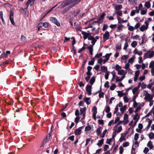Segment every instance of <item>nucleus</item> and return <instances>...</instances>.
Instances as JSON below:
<instances>
[{
	"mask_svg": "<svg viewBox=\"0 0 154 154\" xmlns=\"http://www.w3.org/2000/svg\"><path fill=\"white\" fill-rule=\"evenodd\" d=\"M70 39L73 40V41L72 42V45L73 46V45L75 44L76 42L75 40L73 37H72L71 38H70V37H65L64 42L69 41ZM73 48H74L73 47Z\"/></svg>",
	"mask_w": 154,
	"mask_h": 154,
	"instance_id": "nucleus-8",
	"label": "nucleus"
},
{
	"mask_svg": "<svg viewBox=\"0 0 154 154\" xmlns=\"http://www.w3.org/2000/svg\"><path fill=\"white\" fill-rule=\"evenodd\" d=\"M126 107L127 106L125 105L122 107L120 109V110L121 112L123 114L124 113V111L126 109Z\"/></svg>",
	"mask_w": 154,
	"mask_h": 154,
	"instance_id": "nucleus-29",
	"label": "nucleus"
},
{
	"mask_svg": "<svg viewBox=\"0 0 154 154\" xmlns=\"http://www.w3.org/2000/svg\"><path fill=\"white\" fill-rule=\"evenodd\" d=\"M124 125L127 124L129 122L128 120V115L126 113H125L124 114Z\"/></svg>",
	"mask_w": 154,
	"mask_h": 154,
	"instance_id": "nucleus-14",
	"label": "nucleus"
},
{
	"mask_svg": "<svg viewBox=\"0 0 154 154\" xmlns=\"http://www.w3.org/2000/svg\"><path fill=\"white\" fill-rule=\"evenodd\" d=\"M144 6L148 9L150 7V2L148 1L146 2L144 4Z\"/></svg>",
	"mask_w": 154,
	"mask_h": 154,
	"instance_id": "nucleus-27",
	"label": "nucleus"
},
{
	"mask_svg": "<svg viewBox=\"0 0 154 154\" xmlns=\"http://www.w3.org/2000/svg\"><path fill=\"white\" fill-rule=\"evenodd\" d=\"M123 145L124 147H127L129 145V143L128 142H125L123 144Z\"/></svg>",
	"mask_w": 154,
	"mask_h": 154,
	"instance_id": "nucleus-64",
	"label": "nucleus"
},
{
	"mask_svg": "<svg viewBox=\"0 0 154 154\" xmlns=\"http://www.w3.org/2000/svg\"><path fill=\"white\" fill-rule=\"evenodd\" d=\"M108 26L107 24H104L102 28V30L104 31L106 29H107Z\"/></svg>",
	"mask_w": 154,
	"mask_h": 154,
	"instance_id": "nucleus-48",
	"label": "nucleus"
},
{
	"mask_svg": "<svg viewBox=\"0 0 154 154\" xmlns=\"http://www.w3.org/2000/svg\"><path fill=\"white\" fill-rule=\"evenodd\" d=\"M103 141L104 139H101L100 140H99L97 143V145H98L100 147H101L103 143Z\"/></svg>",
	"mask_w": 154,
	"mask_h": 154,
	"instance_id": "nucleus-23",
	"label": "nucleus"
},
{
	"mask_svg": "<svg viewBox=\"0 0 154 154\" xmlns=\"http://www.w3.org/2000/svg\"><path fill=\"white\" fill-rule=\"evenodd\" d=\"M119 153L120 154H122L123 152V148L122 146H120L119 147Z\"/></svg>",
	"mask_w": 154,
	"mask_h": 154,
	"instance_id": "nucleus-62",
	"label": "nucleus"
},
{
	"mask_svg": "<svg viewBox=\"0 0 154 154\" xmlns=\"http://www.w3.org/2000/svg\"><path fill=\"white\" fill-rule=\"evenodd\" d=\"M121 68V67L117 64L115 66V69L117 71H119Z\"/></svg>",
	"mask_w": 154,
	"mask_h": 154,
	"instance_id": "nucleus-52",
	"label": "nucleus"
},
{
	"mask_svg": "<svg viewBox=\"0 0 154 154\" xmlns=\"http://www.w3.org/2000/svg\"><path fill=\"white\" fill-rule=\"evenodd\" d=\"M153 98V96L151 95L150 94H147L146 96L144 99L146 101H150L152 100Z\"/></svg>",
	"mask_w": 154,
	"mask_h": 154,
	"instance_id": "nucleus-7",
	"label": "nucleus"
},
{
	"mask_svg": "<svg viewBox=\"0 0 154 154\" xmlns=\"http://www.w3.org/2000/svg\"><path fill=\"white\" fill-rule=\"evenodd\" d=\"M148 119L149 120L148 122V124L146 127V128H147V129H148L149 128L152 122V120H150L149 119Z\"/></svg>",
	"mask_w": 154,
	"mask_h": 154,
	"instance_id": "nucleus-31",
	"label": "nucleus"
},
{
	"mask_svg": "<svg viewBox=\"0 0 154 154\" xmlns=\"http://www.w3.org/2000/svg\"><path fill=\"white\" fill-rule=\"evenodd\" d=\"M128 57L129 56L128 55H124L122 57L121 59L122 60H125L127 59Z\"/></svg>",
	"mask_w": 154,
	"mask_h": 154,
	"instance_id": "nucleus-34",
	"label": "nucleus"
},
{
	"mask_svg": "<svg viewBox=\"0 0 154 154\" xmlns=\"http://www.w3.org/2000/svg\"><path fill=\"white\" fill-rule=\"evenodd\" d=\"M118 20L119 23H125L127 22V20H123L121 19V18L119 17H118Z\"/></svg>",
	"mask_w": 154,
	"mask_h": 154,
	"instance_id": "nucleus-21",
	"label": "nucleus"
},
{
	"mask_svg": "<svg viewBox=\"0 0 154 154\" xmlns=\"http://www.w3.org/2000/svg\"><path fill=\"white\" fill-rule=\"evenodd\" d=\"M134 28L133 26H129L128 28V30L130 31H133L134 29Z\"/></svg>",
	"mask_w": 154,
	"mask_h": 154,
	"instance_id": "nucleus-59",
	"label": "nucleus"
},
{
	"mask_svg": "<svg viewBox=\"0 0 154 154\" xmlns=\"http://www.w3.org/2000/svg\"><path fill=\"white\" fill-rule=\"evenodd\" d=\"M123 26L122 25H119L117 27V29L116 30V31L118 32H120L122 30V28H123Z\"/></svg>",
	"mask_w": 154,
	"mask_h": 154,
	"instance_id": "nucleus-22",
	"label": "nucleus"
},
{
	"mask_svg": "<svg viewBox=\"0 0 154 154\" xmlns=\"http://www.w3.org/2000/svg\"><path fill=\"white\" fill-rule=\"evenodd\" d=\"M134 52L135 54L139 55L142 54V52L141 51H138L137 49H135Z\"/></svg>",
	"mask_w": 154,
	"mask_h": 154,
	"instance_id": "nucleus-28",
	"label": "nucleus"
},
{
	"mask_svg": "<svg viewBox=\"0 0 154 154\" xmlns=\"http://www.w3.org/2000/svg\"><path fill=\"white\" fill-rule=\"evenodd\" d=\"M110 111V108L109 106H106L105 109V112L106 113H108Z\"/></svg>",
	"mask_w": 154,
	"mask_h": 154,
	"instance_id": "nucleus-61",
	"label": "nucleus"
},
{
	"mask_svg": "<svg viewBox=\"0 0 154 154\" xmlns=\"http://www.w3.org/2000/svg\"><path fill=\"white\" fill-rule=\"evenodd\" d=\"M92 89V86L89 85H88L86 87V90L88 93L89 95L91 94V90Z\"/></svg>",
	"mask_w": 154,
	"mask_h": 154,
	"instance_id": "nucleus-5",
	"label": "nucleus"
},
{
	"mask_svg": "<svg viewBox=\"0 0 154 154\" xmlns=\"http://www.w3.org/2000/svg\"><path fill=\"white\" fill-rule=\"evenodd\" d=\"M154 66V61H152L151 62V63H150L149 65V67L150 68H153V67Z\"/></svg>",
	"mask_w": 154,
	"mask_h": 154,
	"instance_id": "nucleus-60",
	"label": "nucleus"
},
{
	"mask_svg": "<svg viewBox=\"0 0 154 154\" xmlns=\"http://www.w3.org/2000/svg\"><path fill=\"white\" fill-rule=\"evenodd\" d=\"M147 12V9H145V10L144 9H142L141 10L140 14L142 15H144L146 14V13Z\"/></svg>",
	"mask_w": 154,
	"mask_h": 154,
	"instance_id": "nucleus-47",
	"label": "nucleus"
},
{
	"mask_svg": "<svg viewBox=\"0 0 154 154\" xmlns=\"http://www.w3.org/2000/svg\"><path fill=\"white\" fill-rule=\"evenodd\" d=\"M92 111L93 112V116L94 118L95 119H96V115L97 113V107L94 106L93 107Z\"/></svg>",
	"mask_w": 154,
	"mask_h": 154,
	"instance_id": "nucleus-12",
	"label": "nucleus"
},
{
	"mask_svg": "<svg viewBox=\"0 0 154 154\" xmlns=\"http://www.w3.org/2000/svg\"><path fill=\"white\" fill-rule=\"evenodd\" d=\"M101 128L99 127L97 129V131H96L97 134V135L98 136L100 135V134L101 133V132L100 131Z\"/></svg>",
	"mask_w": 154,
	"mask_h": 154,
	"instance_id": "nucleus-44",
	"label": "nucleus"
},
{
	"mask_svg": "<svg viewBox=\"0 0 154 154\" xmlns=\"http://www.w3.org/2000/svg\"><path fill=\"white\" fill-rule=\"evenodd\" d=\"M116 87V85L115 84H113L110 86V90L113 91L114 90Z\"/></svg>",
	"mask_w": 154,
	"mask_h": 154,
	"instance_id": "nucleus-42",
	"label": "nucleus"
},
{
	"mask_svg": "<svg viewBox=\"0 0 154 154\" xmlns=\"http://www.w3.org/2000/svg\"><path fill=\"white\" fill-rule=\"evenodd\" d=\"M106 132H107V130L105 129L103 131V133L100 135V136L102 138L103 137H104Z\"/></svg>",
	"mask_w": 154,
	"mask_h": 154,
	"instance_id": "nucleus-53",
	"label": "nucleus"
},
{
	"mask_svg": "<svg viewBox=\"0 0 154 154\" xmlns=\"http://www.w3.org/2000/svg\"><path fill=\"white\" fill-rule=\"evenodd\" d=\"M134 56L133 57L131 58L130 59H129V60H128V62L130 63H132L134 61Z\"/></svg>",
	"mask_w": 154,
	"mask_h": 154,
	"instance_id": "nucleus-50",
	"label": "nucleus"
},
{
	"mask_svg": "<svg viewBox=\"0 0 154 154\" xmlns=\"http://www.w3.org/2000/svg\"><path fill=\"white\" fill-rule=\"evenodd\" d=\"M128 1L131 4H134L137 2V0H128Z\"/></svg>",
	"mask_w": 154,
	"mask_h": 154,
	"instance_id": "nucleus-57",
	"label": "nucleus"
},
{
	"mask_svg": "<svg viewBox=\"0 0 154 154\" xmlns=\"http://www.w3.org/2000/svg\"><path fill=\"white\" fill-rule=\"evenodd\" d=\"M82 34L83 35V38L84 40L88 38L89 35H91V33H88L86 32L82 31Z\"/></svg>",
	"mask_w": 154,
	"mask_h": 154,
	"instance_id": "nucleus-11",
	"label": "nucleus"
},
{
	"mask_svg": "<svg viewBox=\"0 0 154 154\" xmlns=\"http://www.w3.org/2000/svg\"><path fill=\"white\" fill-rule=\"evenodd\" d=\"M109 32L106 31L103 35V38L104 41H106L109 39Z\"/></svg>",
	"mask_w": 154,
	"mask_h": 154,
	"instance_id": "nucleus-9",
	"label": "nucleus"
},
{
	"mask_svg": "<svg viewBox=\"0 0 154 154\" xmlns=\"http://www.w3.org/2000/svg\"><path fill=\"white\" fill-rule=\"evenodd\" d=\"M88 39L89 40H91V43H92V45H91V46L92 47L93 45H94L95 43L96 42L97 40L95 39L94 37L92 36L91 35L89 36Z\"/></svg>",
	"mask_w": 154,
	"mask_h": 154,
	"instance_id": "nucleus-4",
	"label": "nucleus"
},
{
	"mask_svg": "<svg viewBox=\"0 0 154 154\" xmlns=\"http://www.w3.org/2000/svg\"><path fill=\"white\" fill-rule=\"evenodd\" d=\"M86 110V107H84L83 108H81L80 109V111L81 113L85 112V111Z\"/></svg>",
	"mask_w": 154,
	"mask_h": 154,
	"instance_id": "nucleus-51",
	"label": "nucleus"
},
{
	"mask_svg": "<svg viewBox=\"0 0 154 154\" xmlns=\"http://www.w3.org/2000/svg\"><path fill=\"white\" fill-rule=\"evenodd\" d=\"M125 77V76L124 75H122L121 77V78H120L119 77L117 76L116 78V82L121 81L123 80Z\"/></svg>",
	"mask_w": 154,
	"mask_h": 154,
	"instance_id": "nucleus-18",
	"label": "nucleus"
},
{
	"mask_svg": "<svg viewBox=\"0 0 154 154\" xmlns=\"http://www.w3.org/2000/svg\"><path fill=\"white\" fill-rule=\"evenodd\" d=\"M138 89V87L134 88L132 90L133 93L134 94L137 91Z\"/></svg>",
	"mask_w": 154,
	"mask_h": 154,
	"instance_id": "nucleus-43",
	"label": "nucleus"
},
{
	"mask_svg": "<svg viewBox=\"0 0 154 154\" xmlns=\"http://www.w3.org/2000/svg\"><path fill=\"white\" fill-rule=\"evenodd\" d=\"M83 126H81L79 127L78 129L75 130V135H79L81 133V131Z\"/></svg>",
	"mask_w": 154,
	"mask_h": 154,
	"instance_id": "nucleus-10",
	"label": "nucleus"
},
{
	"mask_svg": "<svg viewBox=\"0 0 154 154\" xmlns=\"http://www.w3.org/2000/svg\"><path fill=\"white\" fill-rule=\"evenodd\" d=\"M147 27L145 25H142L140 28V29L141 31L143 32L144 30L147 29Z\"/></svg>",
	"mask_w": 154,
	"mask_h": 154,
	"instance_id": "nucleus-19",
	"label": "nucleus"
},
{
	"mask_svg": "<svg viewBox=\"0 0 154 154\" xmlns=\"http://www.w3.org/2000/svg\"><path fill=\"white\" fill-rule=\"evenodd\" d=\"M111 54H112L111 53L107 54H106V55H105V56L104 57H105L106 58V59H108V60H109V57Z\"/></svg>",
	"mask_w": 154,
	"mask_h": 154,
	"instance_id": "nucleus-45",
	"label": "nucleus"
},
{
	"mask_svg": "<svg viewBox=\"0 0 154 154\" xmlns=\"http://www.w3.org/2000/svg\"><path fill=\"white\" fill-rule=\"evenodd\" d=\"M95 80V77L94 76H93L90 79V83L91 85H93L94 83Z\"/></svg>",
	"mask_w": 154,
	"mask_h": 154,
	"instance_id": "nucleus-24",
	"label": "nucleus"
},
{
	"mask_svg": "<svg viewBox=\"0 0 154 154\" xmlns=\"http://www.w3.org/2000/svg\"><path fill=\"white\" fill-rule=\"evenodd\" d=\"M34 0H28L27 3H28L31 6L34 3Z\"/></svg>",
	"mask_w": 154,
	"mask_h": 154,
	"instance_id": "nucleus-36",
	"label": "nucleus"
},
{
	"mask_svg": "<svg viewBox=\"0 0 154 154\" xmlns=\"http://www.w3.org/2000/svg\"><path fill=\"white\" fill-rule=\"evenodd\" d=\"M122 128L121 126L118 127L117 129L115 131H116V132L118 133L120 132L122 130Z\"/></svg>",
	"mask_w": 154,
	"mask_h": 154,
	"instance_id": "nucleus-32",
	"label": "nucleus"
},
{
	"mask_svg": "<svg viewBox=\"0 0 154 154\" xmlns=\"http://www.w3.org/2000/svg\"><path fill=\"white\" fill-rule=\"evenodd\" d=\"M137 42L136 41H134L131 43V46L133 48H135L137 45Z\"/></svg>",
	"mask_w": 154,
	"mask_h": 154,
	"instance_id": "nucleus-41",
	"label": "nucleus"
},
{
	"mask_svg": "<svg viewBox=\"0 0 154 154\" xmlns=\"http://www.w3.org/2000/svg\"><path fill=\"white\" fill-rule=\"evenodd\" d=\"M81 0H66L64 1L60 6L61 8H63L69 5H71L68 7L66 8L62 11V13L64 14L68 11L71 8L79 3Z\"/></svg>",
	"mask_w": 154,
	"mask_h": 154,
	"instance_id": "nucleus-1",
	"label": "nucleus"
},
{
	"mask_svg": "<svg viewBox=\"0 0 154 154\" xmlns=\"http://www.w3.org/2000/svg\"><path fill=\"white\" fill-rule=\"evenodd\" d=\"M125 135L124 134V135H122L121 137L119 139V141L121 142H122L123 140H125Z\"/></svg>",
	"mask_w": 154,
	"mask_h": 154,
	"instance_id": "nucleus-39",
	"label": "nucleus"
},
{
	"mask_svg": "<svg viewBox=\"0 0 154 154\" xmlns=\"http://www.w3.org/2000/svg\"><path fill=\"white\" fill-rule=\"evenodd\" d=\"M102 55V53H100L99 54H97L96 55L95 57L93 58V59H94V58H98L100 57H101Z\"/></svg>",
	"mask_w": 154,
	"mask_h": 154,
	"instance_id": "nucleus-49",
	"label": "nucleus"
},
{
	"mask_svg": "<svg viewBox=\"0 0 154 154\" xmlns=\"http://www.w3.org/2000/svg\"><path fill=\"white\" fill-rule=\"evenodd\" d=\"M88 125H89V123H88ZM91 129V127L90 126L88 125L86 126L85 128V131H88Z\"/></svg>",
	"mask_w": 154,
	"mask_h": 154,
	"instance_id": "nucleus-33",
	"label": "nucleus"
},
{
	"mask_svg": "<svg viewBox=\"0 0 154 154\" xmlns=\"http://www.w3.org/2000/svg\"><path fill=\"white\" fill-rule=\"evenodd\" d=\"M90 98L85 97L84 99V101L86 103L87 105H89L91 103Z\"/></svg>",
	"mask_w": 154,
	"mask_h": 154,
	"instance_id": "nucleus-16",
	"label": "nucleus"
},
{
	"mask_svg": "<svg viewBox=\"0 0 154 154\" xmlns=\"http://www.w3.org/2000/svg\"><path fill=\"white\" fill-rule=\"evenodd\" d=\"M105 75V78L106 80H107L108 79L109 76V72H108Z\"/></svg>",
	"mask_w": 154,
	"mask_h": 154,
	"instance_id": "nucleus-55",
	"label": "nucleus"
},
{
	"mask_svg": "<svg viewBox=\"0 0 154 154\" xmlns=\"http://www.w3.org/2000/svg\"><path fill=\"white\" fill-rule=\"evenodd\" d=\"M122 8V6L121 5H119L115 7L116 11H119Z\"/></svg>",
	"mask_w": 154,
	"mask_h": 154,
	"instance_id": "nucleus-30",
	"label": "nucleus"
},
{
	"mask_svg": "<svg viewBox=\"0 0 154 154\" xmlns=\"http://www.w3.org/2000/svg\"><path fill=\"white\" fill-rule=\"evenodd\" d=\"M10 54V51H7L5 53H4L3 55H2L1 56L2 57H6L8 56V54Z\"/></svg>",
	"mask_w": 154,
	"mask_h": 154,
	"instance_id": "nucleus-20",
	"label": "nucleus"
},
{
	"mask_svg": "<svg viewBox=\"0 0 154 154\" xmlns=\"http://www.w3.org/2000/svg\"><path fill=\"white\" fill-rule=\"evenodd\" d=\"M149 137L150 139H153L154 138V134L152 132H151L149 134Z\"/></svg>",
	"mask_w": 154,
	"mask_h": 154,
	"instance_id": "nucleus-40",
	"label": "nucleus"
},
{
	"mask_svg": "<svg viewBox=\"0 0 154 154\" xmlns=\"http://www.w3.org/2000/svg\"><path fill=\"white\" fill-rule=\"evenodd\" d=\"M118 93V96L120 97H122L124 95V94L123 93V91H117Z\"/></svg>",
	"mask_w": 154,
	"mask_h": 154,
	"instance_id": "nucleus-37",
	"label": "nucleus"
},
{
	"mask_svg": "<svg viewBox=\"0 0 154 154\" xmlns=\"http://www.w3.org/2000/svg\"><path fill=\"white\" fill-rule=\"evenodd\" d=\"M105 15V13H102L100 17L98 19L100 23L103 22Z\"/></svg>",
	"mask_w": 154,
	"mask_h": 154,
	"instance_id": "nucleus-13",
	"label": "nucleus"
},
{
	"mask_svg": "<svg viewBox=\"0 0 154 154\" xmlns=\"http://www.w3.org/2000/svg\"><path fill=\"white\" fill-rule=\"evenodd\" d=\"M101 69L103 72L105 73L108 72L107 68L105 66H102L101 67Z\"/></svg>",
	"mask_w": 154,
	"mask_h": 154,
	"instance_id": "nucleus-25",
	"label": "nucleus"
},
{
	"mask_svg": "<svg viewBox=\"0 0 154 154\" xmlns=\"http://www.w3.org/2000/svg\"><path fill=\"white\" fill-rule=\"evenodd\" d=\"M38 26L39 27H42L43 26L45 28H47L48 26V24L46 22H41L38 24Z\"/></svg>",
	"mask_w": 154,
	"mask_h": 154,
	"instance_id": "nucleus-15",
	"label": "nucleus"
},
{
	"mask_svg": "<svg viewBox=\"0 0 154 154\" xmlns=\"http://www.w3.org/2000/svg\"><path fill=\"white\" fill-rule=\"evenodd\" d=\"M140 24L139 23H138L135 25L134 28L135 29H138L140 26Z\"/></svg>",
	"mask_w": 154,
	"mask_h": 154,
	"instance_id": "nucleus-58",
	"label": "nucleus"
},
{
	"mask_svg": "<svg viewBox=\"0 0 154 154\" xmlns=\"http://www.w3.org/2000/svg\"><path fill=\"white\" fill-rule=\"evenodd\" d=\"M130 66V65L128 63H127L125 64V68L126 69H128L130 70V69H129V67Z\"/></svg>",
	"mask_w": 154,
	"mask_h": 154,
	"instance_id": "nucleus-63",
	"label": "nucleus"
},
{
	"mask_svg": "<svg viewBox=\"0 0 154 154\" xmlns=\"http://www.w3.org/2000/svg\"><path fill=\"white\" fill-rule=\"evenodd\" d=\"M124 100L125 102L128 103L129 100V99L126 96H125L123 97Z\"/></svg>",
	"mask_w": 154,
	"mask_h": 154,
	"instance_id": "nucleus-46",
	"label": "nucleus"
},
{
	"mask_svg": "<svg viewBox=\"0 0 154 154\" xmlns=\"http://www.w3.org/2000/svg\"><path fill=\"white\" fill-rule=\"evenodd\" d=\"M50 21L55 24L57 26H60V24L58 20L55 17H52L50 18Z\"/></svg>",
	"mask_w": 154,
	"mask_h": 154,
	"instance_id": "nucleus-3",
	"label": "nucleus"
},
{
	"mask_svg": "<svg viewBox=\"0 0 154 154\" xmlns=\"http://www.w3.org/2000/svg\"><path fill=\"white\" fill-rule=\"evenodd\" d=\"M118 74L119 75H123L125 76L126 74V73L125 72L124 70L122 69L119 70L118 71Z\"/></svg>",
	"mask_w": 154,
	"mask_h": 154,
	"instance_id": "nucleus-17",
	"label": "nucleus"
},
{
	"mask_svg": "<svg viewBox=\"0 0 154 154\" xmlns=\"http://www.w3.org/2000/svg\"><path fill=\"white\" fill-rule=\"evenodd\" d=\"M20 41L22 42H25L26 41V38L24 36L22 35L21 36Z\"/></svg>",
	"mask_w": 154,
	"mask_h": 154,
	"instance_id": "nucleus-54",
	"label": "nucleus"
},
{
	"mask_svg": "<svg viewBox=\"0 0 154 154\" xmlns=\"http://www.w3.org/2000/svg\"><path fill=\"white\" fill-rule=\"evenodd\" d=\"M154 55V51L149 50L145 54L143 58L144 59L146 58H150L152 57Z\"/></svg>",
	"mask_w": 154,
	"mask_h": 154,
	"instance_id": "nucleus-2",
	"label": "nucleus"
},
{
	"mask_svg": "<svg viewBox=\"0 0 154 154\" xmlns=\"http://www.w3.org/2000/svg\"><path fill=\"white\" fill-rule=\"evenodd\" d=\"M111 73L112 75V78L111 80V81H112L116 76V74H115L114 71L111 72Z\"/></svg>",
	"mask_w": 154,
	"mask_h": 154,
	"instance_id": "nucleus-56",
	"label": "nucleus"
},
{
	"mask_svg": "<svg viewBox=\"0 0 154 154\" xmlns=\"http://www.w3.org/2000/svg\"><path fill=\"white\" fill-rule=\"evenodd\" d=\"M115 12L119 16H121L122 15V11L120 10L116 11Z\"/></svg>",
	"mask_w": 154,
	"mask_h": 154,
	"instance_id": "nucleus-35",
	"label": "nucleus"
},
{
	"mask_svg": "<svg viewBox=\"0 0 154 154\" xmlns=\"http://www.w3.org/2000/svg\"><path fill=\"white\" fill-rule=\"evenodd\" d=\"M139 137V134L137 133H136L135 134L134 137V139L135 140V143L136 142H137V140Z\"/></svg>",
	"mask_w": 154,
	"mask_h": 154,
	"instance_id": "nucleus-38",
	"label": "nucleus"
},
{
	"mask_svg": "<svg viewBox=\"0 0 154 154\" xmlns=\"http://www.w3.org/2000/svg\"><path fill=\"white\" fill-rule=\"evenodd\" d=\"M14 14H13V12L11 11L10 12V19L11 21V23L13 25H15V23L14 20L13 19Z\"/></svg>",
	"mask_w": 154,
	"mask_h": 154,
	"instance_id": "nucleus-6",
	"label": "nucleus"
},
{
	"mask_svg": "<svg viewBox=\"0 0 154 154\" xmlns=\"http://www.w3.org/2000/svg\"><path fill=\"white\" fill-rule=\"evenodd\" d=\"M147 145V146L150 149H152L153 147V146L152 144V142L151 141L148 142Z\"/></svg>",
	"mask_w": 154,
	"mask_h": 154,
	"instance_id": "nucleus-26",
	"label": "nucleus"
}]
</instances>
